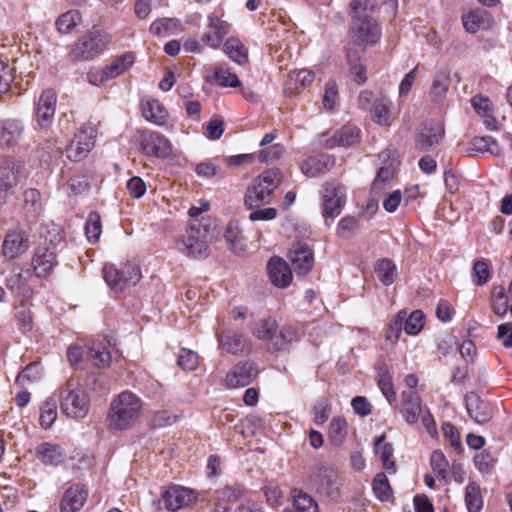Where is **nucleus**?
<instances>
[{
    "instance_id": "nucleus-1",
    "label": "nucleus",
    "mask_w": 512,
    "mask_h": 512,
    "mask_svg": "<svg viewBox=\"0 0 512 512\" xmlns=\"http://www.w3.org/2000/svg\"><path fill=\"white\" fill-rule=\"evenodd\" d=\"M212 225L213 222L209 216H203L201 220H194L189 223L186 234L176 241L177 250L194 259L207 258L210 250L206 238Z\"/></svg>"
},
{
    "instance_id": "nucleus-2",
    "label": "nucleus",
    "mask_w": 512,
    "mask_h": 512,
    "mask_svg": "<svg viewBox=\"0 0 512 512\" xmlns=\"http://www.w3.org/2000/svg\"><path fill=\"white\" fill-rule=\"evenodd\" d=\"M141 399L130 391L120 393L110 404L107 420L111 428L122 430L132 426L140 416Z\"/></svg>"
},
{
    "instance_id": "nucleus-3",
    "label": "nucleus",
    "mask_w": 512,
    "mask_h": 512,
    "mask_svg": "<svg viewBox=\"0 0 512 512\" xmlns=\"http://www.w3.org/2000/svg\"><path fill=\"white\" fill-rule=\"evenodd\" d=\"M282 173L279 169L272 168L264 171L255 178L247 189L244 197V205L247 209L262 207L270 203L271 196L280 185Z\"/></svg>"
},
{
    "instance_id": "nucleus-4",
    "label": "nucleus",
    "mask_w": 512,
    "mask_h": 512,
    "mask_svg": "<svg viewBox=\"0 0 512 512\" xmlns=\"http://www.w3.org/2000/svg\"><path fill=\"white\" fill-rule=\"evenodd\" d=\"M112 40L111 35L100 29H93L80 37L69 52L74 61H89L102 54Z\"/></svg>"
},
{
    "instance_id": "nucleus-5",
    "label": "nucleus",
    "mask_w": 512,
    "mask_h": 512,
    "mask_svg": "<svg viewBox=\"0 0 512 512\" xmlns=\"http://www.w3.org/2000/svg\"><path fill=\"white\" fill-rule=\"evenodd\" d=\"M90 401L86 391L69 381L60 393V409L69 418L83 419L88 415Z\"/></svg>"
},
{
    "instance_id": "nucleus-6",
    "label": "nucleus",
    "mask_w": 512,
    "mask_h": 512,
    "mask_svg": "<svg viewBox=\"0 0 512 512\" xmlns=\"http://www.w3.org/2000/svg\"><path fill=\"white\" fill-rule=\"evenodd\" d=\"M103 276L107 285L117 292L135 286L142 277L139 265L132 261L121 263L120 266L106 264Z\"/></svg>"
},
{
    "instance_id": "nucleus-7",
    "label": "nucleus",
    "mask_w": 512,
    "mask_h": 512,
    "mask_svg": "<svg viewBox=\"0 0 512 512\" xmlns=\"http://www.w3.org/2000/svg\"><path fill=\"white\" fill-rule=\"evenodd\" d=\"M216 338L219 348L230 355L244 356L252 350V341L240 331L224 329Z\"/></svg>"
},
{
    "instance_id": "nucleus-8",
    "label": "nucleus",
    "mask_w": 512,
    "mask_h": 512,
    "mask_svg": "<svg viewBox=\"0 0 512 512\" xmlns=\"http://www.w3.org/2000/svg\"><path fill=\"white\" fill-rule=\"evenodd\" d=\"M257 363L251 360L237 362L231 367L225 377V385L230 389L246 387L259 375Z\"/></svg>"
},
{
    "instance_id": "nucleus-9",
    "label": "nucleus",
    "mask_w": 512,
    "mask_h": 512,
    "mask_svg": "<svg viewBox=\"0 0 512 512\" xmlns=\"http://www.w3.org/2000/svg\"><path fill=\"white\" fill-rule=\"evenodd\" d=\"M57 99L56 92L51 88H47L40 93L35 101L34 117L40 128L47 129L53 123Z\"/></svg>"
},
{
    "instance_id": "nucleus-10",
    "label": "nucleus",
    "mask_w": 512,
    "mask_h": 512,
    "mask_svg": "<svg viewBox=\"0 0 512 512\" xmlns=\"http://www.w3.org/2000/svg\"><path fill=\"white\" fill-rule=\"evenodd\" d=\"M345 200V187L336 181L327 182L324 185L323 216L326 219H334L340 215L343 210Z\"/></svg>"
},
{
    "instance_id": "nucleus-11",
    "label": "nucleus",
    "mask_w": 512,
    "mask_h": 512,
    "mask_svg": "<svg viewBox=\"0 0 512 512\" xmlns=\"http://www.w3.org/2000/svg\"><path fill=\"white\" fill-rule=\"evenodd\" d=\"M96 129L91 124L83 125L75 134L67 149V157L72 161H80L94 147Z\"/></svg>"
},
{
    "instance_id": "nucleus-12",
    "label": "nucleus",
    "mask_w": 512,
    "mask_h": 512,
    "mask_svg": "<svg viewBox=\"0 0 512 512\" xmlns=\"http://www.w3.org/2000/svg\"><path fill=\"white\" fill-rule=\"evenodd\" d=\"M141 150L148 156L167 158L171 154V142L164 135L155 131L144 130L139 133Z\"/></svg>"
},
{
    "instance_id": "nucleus-13",
    "label": "nucleus",
    "mask_w": 512,
    "mask_h": 512,
    "mask_svg": "<svg viewBox=\"0 0 512 512\" xmlns=\"http://www.w3.org/2000/svg\"><path fill=\"white\" fill-rule=\"evenodd\" d=\"M338 473L335 468L326 463H317L310 474V481L316 489L326 495L338 490Z\"/></svg>"
},
{
    "instance_id": "nucleus-14",
    "label": "nucleus",
    "mask_w": 512,
    "mask_h": 512,
    "mask_svg": "<svg viewBox=\"0 0 512 512\" xmlns=\"http://www.w3.org/2000/svg\"><path fill=\"white\" fill-rule=\"evenodd\" d=\"M461 20L465 31L470 34L491 30L495 25V19L492 14L480 8L463 13Z\"/></svg>"
},
{
    "instance_id": "nucleus-15",
    "label": "nucleus",
    "mask_w": 512,
    "mask_h": 512,
    "mask_svg": "<svg viewBox=\"0 0 512 512\" xmlns=\"http://www.w3.org/2000/svg\"><path fill=\"white\" fill-rule=\"evenodd\" d=\"M162 499L170 511H177L195 502L197 497L192 489L182 486H171L164 491Z\"/></svg>"
},
{
    "instance_id": "nucleus-16",
    "label": "nucleus",
    "mask_w": 512,
    "mask_h": 512,
    "mask_svg": "<svg viewBox=\"0 0 512 512\" xmlns=\"http://www.w3.org/2000/svg\"><path fill=\"white\" fill-rule=\"evenodd\" d=\"M351 36L358 45L375 44L381 36V30L377 22L372 20L357 21L352 23Z\"/></svg>"
},
{
    "instance_id": "nucleus-17",
    "label": "nucleus",
    "mask_w": 512,
    "mask_h": 512,
    "mask_svg": "<svg viewBox=\"0 0 512 512\" xmlns=\"http://www.w3.org/2000/svg\"><path fill=\"white\" fill-rule=\"evenodd\" d=\"M288 258L293 270L299 275H306L314 264L311 250L303 243L294 244L289 251Z\"/></svg>"
},
{
    "instance_id": "nucleus-18",
    "label": "nucleus",
    "mask_w": 512,
    "mask_h": 512,
    "mask_svg": "<svg viewBox=\"0 0 512 512\" xmlns=\"http://www.w3.org/2000/svg\"><path fill=\"white\" fill-rule=\"evenodd\" d=\"M19 182V167L13 162L0 166V206H3Z\"/></svg>"
},
{
    "instance_id": "nucleus-19",
    "label": "nucleus",
    "mask_w": 512,
    "mask_h": 512,
    "mask_svg": "<svg viewBox=\"0 0 512 512\" xmlns=\"http://www.w3.org/2000/svg\"><path fill=\"white\" fill-rule=\"evenodd\" d=\"M443 134L444 129L441 124L434 121L425 123L416 137V148L420 151L430 150L433 146L439 143Z\"/></svg>"
},
{
    "instance_id": "nucleus-20",
    "label": "nucleus",
    "mask_w": 512,
    "mask_h": 512,
    "mask_svg": "<svg viewBox=\"0 0 512 512\" xmlns=\"http://www.w3.org/2000/svg\"><path fill=\"white\" fill-rule=\"evenodd\" d=\"M267 270L269 279L273 285L278 288H286L292 281V272L288 264L280 257H272L268 264Z\"/></svg>"
},
{
    "instance_id": "nucleus-21",
    "label": "nucleus",
    "mask_w": 512,
    "mask_h": 512,
    "mask_svg": "<svg viewBox=\"0 0 512 512\" xmlns=\"http://www.w3.org/2000/svg\"><path fill=\"white\" fill-rule=\"evenodd\" d=\"M208 22L207 31L203 34L202 41L211 48H217L228 34L229 24L214 14L208 16Z\"/></svg>"
},
{
    "instance_id": "nucleus-22",
    "label": "nucleus",
    "mask_w": 512,
    "mask_h": 512,
    "mask_svg": "<svg viewBox=\"0 0 512 512\" xmlns=\"http://www.w3.org/2000/svg\"><path fill=\"white\" fill-rule=\"evenodd\" d=\"M466 409L469 416L478 424H484L492 418V408L486 401L474 393L465 396Z\"/></svg>"
},
{
    "instance_id": "nucleus-23",
    "label": "nucleus",
    "mask_w": 512,
    "mask_h": 512,
    "mask_svg": "<svg viewBox=\"0 0 512 512\" xmlns=\"http://www.w3.org/2000/svg\"><path fill=\"white\" fill-rule=\"evenodd\" d=\"M56 264V253L47 247L38 248L32 258L33 271L37 277H47Z\"/></svg>"
},
{
    "instance_id": "nucleus-24",
    "label": "nucleus",
    "mask_w": 512,
    "mask_h": 512,
    "mask_svg": "<svg viewBox=\"0 0 512 512\" xmlns=\"http://www.w3.org/2000/svg\"><path fill=\"white\" fill-rule=\"evenodd\" d=\"M401 397L403 403L401 413L405 421L410 425L417 423L424 412L420 396L413 390H407L402 392Z\"/></svg>"
},
{
    "instance_id": "nucleus-25",
    "label": "nucleus",
    "mask_w": 512,
    "mask_h": 512,
    "mask_svg": "<svg viewBox=\"0 0 512 512\" xmlns=\"http://www.w3.org/2000/svg\"><path fill=\"white\" fill-rule=\"evenodd\" d=\"M361 131L356 126L346 125L337 130L326 142L329 149L335 147H349L360 142Z\"/></svg>"
},
{
    "instance_id": "nucleus-26",
    "label": "nucleus",
    "mask_w": 512,
    "mask_h": 512,
    "mask_svg": "<svg viewBox=\"0 0 512 512\" xmlns=\"http://www.w3.org/2000/svg\"><path fill=\"white\" fill-rule=\"evenodd\" d=\"M298 340L299 335L297 329L292 325H284L280 329L277 328V332L268 346V352L286 351Z\"/></svg>"
},
{
    "instance_id": "nucleus-27",
    "label": "nucleus",
    "mask_w": 512,
    "mask_h": 512,
    "mask_svg": "<svg viewBox=\"0 0 512 512\" xmlns=\"http://www.w3.org/2000/svg\"><path fill=\"white\" fill-rule=\"evenodd\" d=\"M88 496L87 490L82 485L69 487L61 500L60 508L62 512H77L86 502Z\"/></svg>"
},
{
    "instance_id": "nucleus-28",
    "label": "nucleus",
    "mask_w": 512,
    "mask_h": 512,
    "mask_svg": "<svg viewBox=\"0 0 512 512\" xmlns=\"http://www.w3.org/2000/svg\"><path fill=\"white\" fill-rule=\"evenodd\" d=\"M28 248L27 238L22 232L12 231L6 234L2 244L3 256L9 260L15 259Z\"/></svg>"
},
{
    "instance_id": "nucleus-29",
    "label": "nucleus",
    "mask_w": 512,
    "mask_h": 512,
    "mask_svg": "<svg viewBox=\"0 0 512 512\" xmlns=\"http://www.w3.org/2000/svg\"><path fill=\"white\" fill-rule=\"evenodd\" d=\"M334 162V159L330 155L321 154L303 161L301 170L308 177H316L328 172L334 165Z\"/></svg>"
},
{
    "instance_id": "nucleus-30",
    "label": "nucleus",
    "mask_w": 512,
    "mask_h": 512,
    "mask_svg": "<svg viewBox=\"0 0 512 512\" xmlns=\"http://www.w3.org/2000/svg\"><path fill=\"white\" fill-rule=\"evenodd\" d=\"M141 110L142 115L147 121L158 126L164 125L168 117L167 110L160 101L156 99H142Z\"/></svg>"
},
{
    "instance_id": "nucleus-31",
    "label": "nucleus",
    "mask_w": 512,
    "mask_h": 512,
    "mask_svg": "<svg viewBox=\"0 0 512 512\" xmlns=\"http://www.w3.org/2000/svg\"><path fill=\"white\" fill-rule=\"evenodd\" d=\"M37 458L45 465L58 466L66 458L63 448L57 444L45 442L36 448Z\"/></svg>"
},
{
    "instance_id": "nucleus-32",
    "label": "nucleus",
    "mask_w": 512,
    "mask_h": 512,
    "mask_svg": "<svg viewBox=\"0 0 512 512\" xmlns=\"http://www.w3.org/2000/svg\"><path fill=\"white\" fill-rule=\"evenodd\" d=\"M28 276V271H23L22 268L14 266L11 274L6 278V286L12 292L28 298L32 295V290L27 283Z\"/></svg>"
},
{
    "instance_id": "nucleus-33",
    "label": "nucleus",
    "mask_w": 512,
    "mask_h": 512,
    "mask_svg": "<svg viewBox=\"0 0 512 512\" xmlns=\"http://www.w3.org/2000/svg\"><path fill=\"white\" fill-rule=\"evenodd\" d=\"M24 126L19 120H7L0 126V147H11L22 137Z\"/></svg>"
},
{
    "instance_id": "nucleus-34",
    "label": "nucleus",
    "mask_w": 512,
    "mask_h": 512,
    "mask_svg": "<svg viewBox=\"0 0 512 512\" xmlns=\"http://www.w3.org/2000/svg\"><path fill=\"white\" fill-rule=\"evenodd\" d=\"M277 328V321L272 317H266L255 322L254 326L251 328V333L256 339L264 342L268 350V346L270 342H272Z\"/></svg>"
},
{
    "instance_id": "nucleus-35",
    "label": "nucleus",
    "mask_w": 512,
    "mask_h": 512,
    "mask_svg": "<svg viewBox=\"0 0 512 512\" xmlns=\"http://www.w3.org/2000/svg\"><path fill=\"white\" fill-rule=\"evenodd\" d=\"M224 53L238 65H245L249 61L248 48L235 37L228 38L224 43Z\"/></svg>"
},
{
    "instance_id": "nucleus-36",
    "label": "nucleus",
    "mask_w": 512,
    "mask_h": 512,
    "mask_svg": "<svg viewBox=\"0 0 512 512\" xmlns=\"http://www.w3.org/2000/svg\"><path fill=\"white\" fill-rule=\"evenodd\" d=\"M224 237L231 251L236 254L245 251L246 243L238 221L232 220L227 224Z\"/></svg>"
},
{
    "instance_id": "nucleus-37",
    "label": "nucleus",
    "mask_w": 512,
    "mask_h": 512,
    "mask_svg": "<svg viewBox=\"0 0 512 512\" xmlns=\"http://www.w3.org/2000/svg\"><path fill=\"white\" fill-rule=\"evenodd\" d=\"M135 62V55L132 52H125L116 57L110 64L106 65L104 74L108 79H114L126 72Z\"/></svg>"
},
{
    "instance_id": "nucleus-38",
    "label": "nucleus",
    "mask_w": 512,
    "mask_h": 512,
    "mask_svg": "<svg viewBox=\"0 0 512 512\" xmlns=\"http://www.w3.org/2000/svg\"><path fill=\"white\" fill-rule=\"evenodd\" d=\"M375 274L379 281L385 285H392L398 277L397 266L393 260L382 258L375 264Z\"/></svg>"
},
{
    "instance_id": "nucleus-39",
    "label": "nucleus",
    "mask_w": 512,
    "mask_h": 512,
    "mask_svg": "<svg viewBox=\"0 0 512 512\" xmlns=\"http://www.w3.org/2000/svg\"><path fill=\"white\" fill-rule=\"evenodd\" d=\"M450 85L449 73L438 71L432 80L429 97L431 101L439 103L446 97Z\"/></svg>"
},
{
    "instance_id": "nucleus-40",
    "label": "nucleus",
    "mask_w": 512,
    "mask_h": 512,
    "mask_svg": "<svg viewBox=\"0 0 512 512\" xmlns=\"http://www.w3.org/2000/svg\"><path fill=\"white\" fill-rule=\"evenodd\" d=\"M350 15L352 23L357 21L372 20L371 15L376 7L375 0H352L350 3Z\"/></svg>"
},
{
    "instance_id": "nucleus-41",
    "label": "nucleus",
    "mask_w": 512,
    "mask_h": 512,
    "mask_svg": "<svg viewBox=\"0 0 512 512\" xmlns=\"http://www.w3.org/2000/svg\"><path fill=\"white\" fill-rule=\"evenodd\" d=\"M370 113L373 121L378 125L389 126L392 123L391 103L385 98L375 100Z\"/></svg>"
},
{
    "instance_id": "nucleus-42",
    "label": "nucleus",
    "mask_w": 512,
    "mask_h": 512,
    "mask_svg": "<svg viewBox=\"0 0 512 512\" xmlns=\"http://www.w3.org/2000/svg\"><path fill=\"white\" fill-rule=\"evenodd\" d=\"M14 320L18 330L23 334L31 332L34 328L33 312L27 304L22 303L15 308Z\"/></svg>"
},
{
    "instance_id": "nucleus-43",
    "label": "nucleus",
    "mask_w": 512,
    "mask_h": 512,
    "mask_svg": "<svg viewBox=\"0 0 512 512\" xmlns=\"http://www.w3.org/2000/svg\"><path fill=\"white\" fill-rule=\"evenodd\" d=\"M374 450L376 453H380V459L384 468L390 472H396L395 462L392 460L394 449L390 443L385 442V435L382 434L375 441Z\"/></svg>"
},
{
    "instance_id": "nucleus-44",
    "label": "nucleus",
    "mask_w": 512,
    "mask_h": 512,
    "mask_svg": "<svg viewBox=\"0 0 512 512\" xmlns=\"http://www.w3.org/2000/svg\"><path fill=\"white\" fill-rule=\"evenodd\" d=\"M347 421L345 418L337 416L334 417L329 425V441L334 446H340L344 443L347 437Z\"/></svg>"
},
{
    "instance_id": "nucleus-45",
    "label": "nucleus",
    "mask_w": 512,
    "mask_h": 512,
    "mask_svg": "<svg viewBox=\"0 0 512 512\" xmlns=\"http://www.w3.org/2000/svg\"><path fill=\"white\" fill-rule=\"evenodd\" d=\"M292 497L297 512H320L317 502L309 494L293 489Z\"/></svg>"
},
{
    "instance_id": "nucleus-46",
    "label": "nucleus",
    "mask_w": 512,
    "mask_h": 512,
    "mask_svg": "<svg viewBox=\"0 0 512 512\" xmlns=\"http://www.w3.org/2000/svg\"><path fill=\"white\" fill-rule=\"evenodd\" d=\"M213 76L215 82L222 87L237 88L242 85L238 76L232 73L229 68L223 66H215L213 68Z\"/></svg>"
},
{
    "instance_id": "nucleus-47",
    "label": "nucleus",
    "mask_w": 512,
    "mask_h": 512,
    "mask_svg": "<svg viewBox=\"0 0 512 512\" xmlns=\"http://www.w3.org/2000/svg\"><path fill=\"white\" fill-rule=\"evenodd\" d=\"M89 357L98 368H108L112 362L110 351L101 343H94L89 348Z\"/></svg>"
},
{
    "instance_id": "nucleus-48",
    "label": "nucleus",
    "mask_w": 512,
    "mask_h": 512,
    "mask_svg": "<svg viewBox=\"0 0 512 512\" xmlns=\"http://www.w3.org/2000/svg\"><path fill=\"white\" fill-rule=\"evenodd\" d=\"M465 504L469 512H480L483 507L480 487L475 482L469 483L466 487Z\"/></svg>"
},
{
    "instance_id": "nucleus-49",
    "label": "nucleus",
    "mask_w": 512,
    "mask_h": 512,
    "mask_svg": "<svg viewBox=\"0 0 512 512\" xmlns=\"http://www.w3.org/2000/svg\"><path fill=\"white\" fill-rule=\"evenodd\" d=\"M508 296L503 286H496L492 290L491 295V308L492 311L500 316L504 317L508 311Z\"/></svg>"
},
{
    "instance_id": "nucleus-50",
    "label": "nucleus",
    "mask_w": 512,
    "mask_h": 512,
    "mask_svg": "<svg viewBox=\"0 0 512 512\" xmlns=\"http://www.w3.org/2000/svg\"><path fill=\"white\" fill-rule=\"evenodd\" d=\"M81 22V16L78 11H68L63 13L56 20V27L59 33H70Z\"/></svg>"
},
{
    "instance_id": "nucleus-51",
    "label": "nucleus",
    "mask_w": 512,
    "mask_h": 512,
    "mask_svg": "<svg viewBox=\"0 0 512 512\" xmlns=\"http://www.w3.org/2000/svg\"><path fill=\"white\" fill-rule=\"evenodd\" d=\"M378 386L389 403L396 399L392 379L385 365L378 369Z\"/></svg>"
},
{
    "instance_id": "nucleus-52",
    "label": "nucleus",
    "mask_w": 512,
    "mask_h": 512,
    "mask_svg": "<svg viewBox=\"0 0 512 512\" xmlns=\"http://www.w3.org/2000/svg\"><path fill=\"white\" fill-rule=\"evenodd\" d=\"M425 316L420 310L413 311L409 317L405 312V319L403 323V329L408 335H417L424 327Z\"/></svg>"
},
{
    "instance_id": "nucleus-53",
    "label": "nucleus",
    "mask_w": 512,
    "mask_h": 512,
    "mask_svg": "<svg viewBox=\"0 0 512 512\" xmlns=\"http://www.w3.org/2000/svg\"><path fill=\"white\" fill-rule=\"evenodd\" d=\"M102 233V223L100 215L93 211L89 213L86 225H85V234L89 242L96 243L100 235Z\"/></svg>"
},
{
    "instance_id": "nucleus-54",
    "label": "nucleus",
    "mask_w": 512,
    "mask_h": 512,
    "mask_svg": "<svg viewBox=\"0 0 512 512\" xmlns=\"http://www.w3.org/2000/svg\"><path fill=\"white\" fill-rule=\"evenodd\" d=\"M471 104L478 115L485 118V124L488 127L494 125L495 119L492 117L491 103L488 98L482 96H475L471 100Z\"/></svg>"
},
{
    "instance_id": "nucleus-55",
    "label": "nucleus",
    "mask_w": 512,
    "mask_h": 512,
    "mask_svg": "<svg viewBox=\"0 0 512 512\" xmlns=\"http://www.w3.org/2000/svg\"><path fill=\"white\" fill-rule=\"evenodd\" d=\"M373 491L377 498L381 501H388L392 496L387 476L384 473H378L373 479Z\"/></svg>"
},
{
    "instance_id": "nucleus-56",
    "label": "nucleus",
    "mask_w": 512,
    "mask_h": 512,
    "mask_svg": "<svg viewBox=\"0 0 512 512\" xmlns=\"http://www.w3.org/2000/svg\"><path fill=\"white\" fill-rule=\"evenodd\" d=\"M57 419V404L53 399L46 400L42 407L40 413V425L44 429L50 428L55 420Z\"/></svg>"
},
{
    "instance_id": "nucleus-57",
    "label": "nucleus",
    "mask_w": 512,
    "mask_h": 512,
    "mask_svg": "<svg viewBox=\"0 0 512 512\" xmlns=\"http://www.w3.org/2000/svg\"><path fill=\"white\" fill-rule=\"evenodd\" d=\"M430 464L437 477L446 480L449 462L441 450H435L431 454Z\"/></svg>"
},
{
    "instance_id": "nucleus-58",
    "label": "nucleus",
    "mask_w": 512,
    "mask_h": 512,
    "mask_svg": "<svg viewBox=\"0 0 512 512\" xmlns=\"http://www.w3.org/2000/svg\"><path fill=\"white\" fill-rule=\"evenodd\" d=\"M177 364L184 371H194L199 365L198 354L193 350L183 348L179 352Z\"/></svg>"
},
{
    "instance_id": "nucleus-59",
    "label": "nucleus",
    "mask_w": 512,
    "mask_h": 512,
    "mask_svg": "<svg viewBox=\"0 0 512 512\" xmlns=\"http://www.w3.org/2000/svg\"><path fill=\"white\" fill-rule=\"evenodd\" d=\"M41 367L38 363L27 365L16 377V384L24 386L27 383L37 381L41 377Z\"/></svg>"
},
{
    "instance_id": "nucleus-60",
    "label": "nucleus",
    "mask_w": 512,
    "mask_h": 512,
    "mask_svg": "<svg viewBox=\"0 0 512 512\" xmlns=\"http://www.w3.org/2000/svg\"><path fill=\"white\" fill-rule=\"evenodd\" d=\"M405 319V311H400L389 324L386 332L385 338L387 341L394 343L396 342L402 333L403 323Z\"/></svg>"
},
{
    "instance_id": "nucleus-61",
    "label": "nucleus",
    "mask_w": 512,
    "mask_h": 512,
    "mask_svg": "<svg viewBox=\"0 0 512 512\" xmlns=\"http://www.w3.org/2000/svg\"><path fill=\"white\" fill-rule=\"evenodd\" d=\"M475 150L480 152H489L494 155L500 153V147L495 139L490 136L475 137L472 141Z\"/></svg>"
},
{
    "instance_id": "nucleus-62",
    "label": "nucleus",
    "mask_w": 512,
    "mask_h": 512,
    "mask_svg": "<svg viewBox=\"0 0 512 512\" xmlns=\"http://www.w3.org/2000/svg\"><path fill=\"white\" fill-rule=\"evenodd\" d=\"M358 220L352 216L343 217L337 227L338 235L342 238H350L358 229Z\"/></svg>"
},
{
    "instance_id": "nucleus-63",
    "label": "nucleus",
    "mask_w": 512,
    "mask_h": 512,
    "mask_svg": "<svg viewBox=\"0 0 512 512\" xmlns=\"http://www.w3.org/2000/svg\"><path fill=\"white\" fill-rule=\"evenodd\" d=\"M25 208L28 212H38L42 207L41 195L37 189H27L23 193Z\"/></svg>"
},
{
    "instance_id": "nucleus-64",
    "label": "nucleus",
    "mask_w": 512,
    "mask_h": 512,
    "mask_svg": "<svg viewBox=\"0 0 512 512\" xmlns=\"http://www.w3.org/2000/svg\"><path fill=\"white\" fill-rule=\"evenodd\" d=\"M472 275L477 285H484L490 279L489 264L484 260H478L474 263Z\"/></svg>"
}]
</instances>
